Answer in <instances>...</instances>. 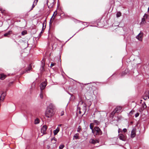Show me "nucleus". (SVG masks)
I'll return each mask as SVG.
<instances>
[{
    "label": "nucleus",
    "mask_w": 149,
    "mask_h": 149,
    "mask_svg": "<svg viewBox=\"0 0 149 149\" xmlns=\"http://www.w3.org/2000/svg\"><path fill=\"white\" fill-rule=\"evenodd\" d=\"M56 107L52 104H51L47 108V118H51L55 113Z\"/></svg>",
    "instance_id": "f257e3e1"
},
{
    "label": "nucleus",
    "mask_w": 149,
    "mask_h": 149,
    "mask_svg": "<svg viewBox=\"0 0 149 149\" xmlns=\"http://www.w3.org/2000/svg\"><path fill=\"white\" fill-rule=\"evenodd\" d=\"M92 133L94 134L95 136L97 135H101L102 134L101 129L98 127H94L93 131Z\"/></svg>",
    "instance_id": "f03ea898"
},
{
    "label": "nucleus",
    "mask_w": 149,
    "mask_h": 149,
    "mask_svg": "<svg viewBox=\"0 0 149 149\" xmlns=\"http://www.w3.org/2000/svg\"><path fill=\"white\" fill-rule=\"evenodd\" d=\"M119 139L124 141H125L126 139V137L125 135L120 134L119 135Z\"/></svg>",
    "instance_id": "7ed1b4c3"
},
{
    "label": "nucleus",
    "mask_w": 149,
    "mask_h": 149,
    "mask_svg": "<svg viewBox=\"0 0 149 149\" xmlns=\"http://www.w3.org/2000/svg\"><path fill=\"white\" fill-rule=\"evenodd\" d=\"M47 131V126L46 125H44L42 127L41 130V132L42 134V135L46 134Z\"/></svg>",
    "instance_id": "20e7f679"
},
{
    "label": "nucleus",
    "mask_w": 149,
    "mask_h": 149,
    "mask_svg": "<svg viewBox=\"0 0 149 149\" xmlns=\"http://www.w3.org/2000/svg\"><path fill=\"white\" fill-rule=\"evenodd\" d=\"M143 36V33H140L136 36V38L139 40L141 41L142 40Z\"/></svg>",
    "instance_id": "39448f33"
},
{
    "label": "nucleus",
    "mask_w": 149,
    "mask_h": 149,
    "mask_svg": "<svg viewBox=\"0 0 149 149\" xmlns=\"http://www.w3.org/2000/svg\"><path fill=\"white\" fill-rule=\"evenodd\" d=\"M136 135V129L133 128L131 131V137L132 138H133L135 137Z\"/></svg>",
    "instance_id": "423d86ee"
},
{
    "label": "nucleus",
    "mask_w": 149,
    "mask_h": 149,
    "mask_svg": "<svg viewBox=\"0 0 149 149\" xmlns=\"http://www.w3.org/2000/svg\"><path fill=\"white\" fill-rule=\"evenodd\" d=\"M0 11L3 15H6L8 14V12L6 10L1 8H0Z\"/></svg>",
    "instance_id": "0eeeda50"
},
{
    "label": "nucleus",
    "mask_w": 149,
    "mask_h": 149,
    "mask_svg": "<svg viewBox=\"0 0 149 149\" xmlns=\"http://www.w3.org/2000/svg\"><path fill=\"white\" fill-rule=\"evenodd\" d=\"M6 95L5 93H3L1 94L0 97V102L3 101Z\"/></svg>",
    "instance_id": "6e6552de"
},
{
    "label": "nucleus",
    "mask_w": 149,
    "mask_h": 149,
    "mask_svg": "<svg viewBox=\"0 0 149 149\" xmlns=\"http://www.w3.org/2000/svg\"><path fill=\"white\" fill-rule=\"evenodd\" d=\"M47 85L46 82H44L43 83H42L40 85V89L41 90L44 89L45 87Z\"/></svg>",
    "instance_id": "1a4fd4ad"
},
{
    "label": "nucleus",
    "mask_w": 149,
    "mask_h": 149,
    "mask_svg": "<svg viewBox=\"0 0 149 149\" xmlns=\"http://www.w3.org/2000/svg\"><path fill=\"white\" fill-rule=\"evenodd\" d=\"M89 142L90 143L93 144H95L97 143H99V141L97 140L94 139H90Z\"/></svg>",
    "instance_id": "9d476101"
},
{
    "label": "nucleus",
    "mask_w": 149,
    "mask_h": 149,
    "mask_svg": "<svg viewBox=\"0 0 149 149\" xmlns=\"http://www.w3.org/2000/svg\"><path fill=\"white\" fill-rule=\"evenodd\" d=\"M7 77V75L1 73L0 74V79L1 80H3L5 79Z\"/></svg>",
    "instance_id": "9b49d317"
},
{
    "label": "nucleus",
    "mask_w": 149,
    "mask_h": 149,
    "mask_svg": "<svg viewBox=\"0 0 149 149\" xmlns=\"http://www.w3.org/2000/svg\"><path fill=\"white\" fill-rule=\"evenodd\" d=\"M32 69V66L31 64H30L28 67L25 70V72H24L23 73H24V72H27L28 73L29 72V71Z\"/></svg>",
    "instance_id": "f8f14e48"
},
{
    "label": "nucleus",
    "mask_w": 149,
    "mask_h": 149,
    "mask_svg": "<svg viewBox=\"0 0 149 149\" xmlns=\"http://www.w3.org/2000/svg\"><path fill=\"white\" fill-rule=\"evenodd\" d=\"M122 109V107H117L115 109V112H118L120 111Z\"/></svg>",
    "instance_id": "ddd939ff"
},
{
    "label": "nucleus",
    "mask_w": 149,
    "mask_h": 149,
    "mask_svg": "<svg viewBox=\"0 0 149 149\" xmlns=\"http://www.w3.org/2000/svg\"><path fill=\"white\" fill-rule=\"evenodd\" d=\"M59 128L58 127H57L55 130H54L53 132L54 135H56L59 132Z\"/></svg>",
    "instance_id": "4468645a"
},
{
    "label": "nucleus",
    "mask_w": 149,
    "mask_h": 149,
    "mask_svg": "<svg viewBox=\"0 0 149 149\" xmlns=\"http://www.w3.org/2000/svg\"><path fill=\"white\" fill-rule=\"evenodd\" d=\"M12 31H9L7 33H5L4 34V36L5 37H8V36L10 35L11 34Z\"/></svg>",
    "instance_id": "2eb2a0df"
},
{
    "label": "nucleus",
    "mask_w": 149,
    "mask_h": 149,
    "mask_svg": "<svg viewBox=\"0 0 149 149\" xmlns=\"http://www.w3.org/2000/svg\"><path fill=\"white\" fill-rule=\"evenodd\" d=\"M79 134L78 133H76L73 136V139H79Z\"/></svg>",
    "instance_id": "dca6fc26"
},
{
    "label": "nucleus",
    "mask_w": 149,
    "mask_h": 149,
    "mask_svg": "<svg viewBox=\"0 0 149 149\" xmlns=\"http://www.w3.org/2000/svg\"><path fill=\"white\" fill-rule=\"evenodd\" d=\"M93 124V125H99L100 124V122L99 121L97 120H94L93 121V122L92 123Z\"/></svg>",
    "instance_id": "f3484780"
},
{
    "label": "nucleus",
    "mask_w": 149,
    "mask_h": 149,
    "mask_svg": "<svg viewBox=\"0 0 149 149\" xmlns=\"http://www.w3.org/2000/svg\"><path fill=\"white\" fill-rule=\"evenodd\" d=\"M93 124L94 123H91L90 124V128L92 130V132H93V130H94V128H93V127L94 126V125H93Z\"/></svg>",
    "instance_id": "a211bd4d"
},
{
    "label": "nucleus",
    "mask_w": 149,
    "mask_h": 149,
    "mask_svg": "<svg viewBox=\"0 0 149 149\" xmlns=\"http://www.w3.org/2000/svg\"><path fill=\"white\" fill-rule=\"evenodd\" d=\"M38 0H36V1H35L34 2V3L33 5L31 8L30 10H32L34 7L35 6L37 2H38Z\"/></svg>",
    "instance_id": "6ab92c4d"
},
{
    "label": "nucleus",
    "mask_w": 149,
    "mask_h": 149,
    "mask_svg": "<svg viewBox=\"0 0 149 149\" xmlns=\"http://www.w3.org/2000/svg\"><path fill=\"white\" fill-rule=\"evenodd\" d=\"M40 122V120L39 119L37 118L35 120L34 123L35 124H38Z\"/></svg>",
    "instance_id": "aec40b11"
},
{
    "label": "nucleus",
    "mask_w": 149,
    "mask_h": 149,
    "mask_svg": "<svg viewBox=\"0 0 149 149\" xmlns=\"http://www.w3.org/2000/svg\"><path fill=\"white\" fill-rule=\"evenodd\" d=\"M121 15V13L120 12H118L116 15L117 17H120Z\"/></svg>",
    "instance_id": "412c9836"
},
{
    "label": "nucleus",
    "mask_w": 149,
    "mask_h": 149,
    "mask_svg": "<svg viewBox=\"0 0 149 149\" xmlns=\"http://www.w3.org/2000/svg\"><path fill=\"white\" fill-rule=\"evenodd\" d=\"M64 145L62 144L60 145L59 148V149H62L64 148Z\"/></svg>",
    "instance_id": "4be33fe9"
},
{
    "label": "nucleus",
    "mask_w": 149,
    "mask_h": 149,
    "mask_svg": "<svg viewBox=\"0 0 149 149\" xmlns=\"http://www.w3.org/2000/svg\"><path fill=\"white\" fill-rule=\"evenodd\" d=\"M141 23H146V19H145V18H143L142 19V20H141Z\"/></svg>",
    "instance_id": "5701e85b"
},
{
    "label": "nucleus",
    "mask_w": 149,
    "mask_h": 149,
    "mask_svg": "<svg viewBox=\"0 0 149 149\" xmlns=\"http://www.w3.org/2000/svg\"><path fill=\"white\" fill-rule=\"evenodd\" d=\"M52 141H53L54 143H55L56 141V139L54 137L52 139Z\"/></svg>",
    "instance_id": "b1692460"
},
{
    "label": "nucleus",
    "mask_w": 149,
    "mask_h": 149,
    "mask_svg": "<svg viewBox=\"0 0 149 149\" xmlns=\"http://www.w3.org/2000/svg\"><path fill=\"white\" fill-rule=\"evenodd\" d=\"M27 33V32L26 31H23L22 33V35H24L25 34H26Z\"/></svg>",
    "instance_id": "393cba45"
},
{
    "label": "nucleus",
    "mask_w": 149,
    "mask_h": 149,
    "mask_svg": "<svg viewBox=\"0 0 149 149\" xmlns=\"http://www.w3.org/2000/svg\"><path fill=\"white\" fill-rule=\"evenodd\" d=\"M81 129V128L80 126H79V127L78 128V129L77 130V132H80V130Z\"/></svg>",
    "instance_id": "a878e982"
},
{
    "label": "nucleus",
    "mask_w": 149,
    "mask_h": 149,
    "mask_svg": "<svg viewBox=\"0 0 149 149\" xmlns=\"http://www.w3.org/2000/svg\"><path fill=\"white\" fill-rule=\"evenodd\" d=\"M148 17V15L145 14L143 17V18H145V19H146Z\"/></svg>",
    "instance_id": "bb28decb"
},
{
    "label": "nucleus",
    "mask_w": 149,
    "mask_h": 149,
    "mask_svg": "<svg viewBox=\"0 0 149 149\" xmlns=\"http://www.w3.org/2000/svg\"><path fill=\"white\" fill-rule=\"evenodd\" d=\"M149 96L148 95L144 97H143V99L145 100H146L148 99H149Z\"/></svg>",
    "instance_id": "cd10ccee"
},
{
    "label": "nucleus",
    "mask_w": 149,
    "mask_h": 149,
    "mask_svg": "<svg viewBox=\"0 0 149 149\" xmlns=\"http://www.w3.org/2000/svg\"><path fill=\"white\" fill-rule=\"evenodd\" d=\"M40 97L42 99L43 98V93L42 92H41L40 95Z\"/></svg>",
    "instance_id": "c85d7f7f"
},
{
    "label": "nucleus",
    "mask_w": 149,
    "mask_h": 149,
    "mask_svg": "<svg viewBox=\"0 0 149 149\" xmlns=\"http://www.w3.org/2000/svg\"><path fill=\"white\" fill-rule=\"evenodd\" d=\"M139 115V113H137L135 114V116L136 117H138Z\"/></svg>",
    "instance_id": "c756f323"
},
{
    "label": "nucleus",
    "mask_w": 149,
    "mask_h": 149,
    "mask_svg": "<svg viewBox=\"0 0 149 149\" xmlns=\"http://www.w3.org/2000/svg\"><path fill=\"white\" fill-rule=\"evenodd\" d=\"M56 64V63H52L51 65V67H52V66H54Z\"/></svg>",
    "instance_id": "7c9ffc66"
},
{
    "label": "nucleus",
    "mask_w": 149,
    "mask_h": 149,
    "mask_svg": "<svg viewBox=\"0 0 149 149\" xmlns=\"http://www.w3.org/2000/svg\"><path fill=\"white\" fill-rule=\"evenodd\" d=\"M64 112L63 111H62L61 113V116H62L64 115Z\"/></svg>",
    "instance_id": "2f4dec72"
},
{
    "label": "nucleus",
    "mask_w": 149,
    "mask_h": 149,
    "mask_svg": "<svg viewBox=\"0 0 149 149\" xmlns=\"http://www.w3.org/2000/svg\"><path fill=\"white\" fill-rule=\"evenodd\" d=\"M123 131L124 132H127V130L126 129V128H124L123 129Z\"/></svg>",
    "instance_id": "473e14b6"
},
{
    "label": "nucleus",
    "mask_w": 149,
    "mask_h": 149,
    "mask_svg": "<svg viewBox=\"0 0 149 149\" xmlns=\"http://www.w3.org/2000/svg\"><path fill=\"white\" fill-rule=\"evenodd\" d=\"M57 14V12L56 11H55V12H54V13L53 15V16L54 15H55V16Z\"/></svg>",
    "instance_id": "72a5a7b5"
},
{
    "label": "nucleus",
    "mask_w": 149,
    "mask_h": 149,
    "mask_svg": "<svg viewBox=\"0 0 149 149\" xmlns=\"http://www.w3.org/2000/svg\"><path fill=\"white\" fill-rule=\"evenodd\" d=\"M43 65H42V70H44V66H43Z\"/></svg>",
    "instance_id": "f704fd0d"
},
{
    "label": "nucleus",
    "mask_w": 149,
    "mask_h": 149,
    "mask_svg": "<svg viewBox=\"0 0 149 149\" xmlns=\"http://www.w3.org/2000/svg\"><path fill=\"white\" fill-rule=\"evenodd\" d=\"M49 1H47V6H48V5H49Z\"/></svg>",
    "instance_id": "c9c22d12"
},
{
    "label": "nucleus",
    "mask_w": 149,
    "mask_h": 149,
    "mask_svg": "<svg viewBox=\"0 0 149 149\" xmlns=\"http://www.w3.org/2000/svg\"><path fill=\"white\" fill-rule=\"evenodd\" d=\"M62 125L61 124V125H58V126H61Z\"/></svg>",
    "instance_id": "e433bc0d"
},
{
    "label": "nucleus",
    "mask_w": 149,
    "mask_h": 149,
    "mask_svg": "<svg viewBox=\"0 0 149 149\" xmlns=\"http://www.w3.org/2000/svg\"><path fill=\"white\" fill-rule=\"evenodd\" d=\"M79 113L80 114V113H81V111H80L79 112Z\"/></svg>",
    "instance_id": "4c0bfd02"
},
{
    "label": "nucleus",
    "mask_w": 149,
    "mask_h": 149,
    "mask_svg": "<svg viewBox=\"0 0 149 149\" xmlns=\"http://www.w3.org/2000/svg\"><path fill=\"white\" fill-rule=\"evenodd\" d=\"M148 95L149 96V92H148Z\"/></svg>",
    "instance_id": "58836bf2"
},
{
    "label": "nucleus",
    "mask_w": 149,
    "mask_h": 149,
    "mask_svg": "<svg viewBox=\"0 0 149 149\" xmlns=\"http://www.w3.org/2000/svg\"><path fill=\"white\" fill-rule=\"evenodd\" d=\"M132 111H131L130 112V113H131L132 112Z\"/></svg>",
    "instance_id": "ea45409f"
},
{
    "label": "nucleus",
    "mask_w": 149,
    "mask_h": 149,
    "mask_svg": "<svg viewBox=\"0 0 149 149\" xmlns=\"http://www.w3.org/2000/svg\"><path fill=\"white\" fill-rule=\"evenodd\" d=\"M46 27V25H45V28Z\"/></svg>",
    "instance_id": "a19ab883"
}]
</instances>
